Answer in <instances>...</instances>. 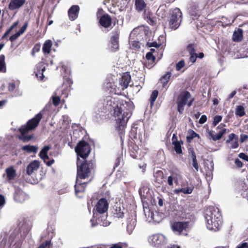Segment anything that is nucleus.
<instances>
[{"label": "nucleus", "instance_id": "09e8293b", "mask_svg": "<svg viewBox=\"0 0 248 248\" xmlns=\"http://www.w3.org/2000/svg\"><path fill=\"white\" fill-rule=\"evenodd\" d=\"M146 58L148 61H151L152 63H154L155 60V57L153 55L152 52H149L146 55Z\"/></svg>", "mask_w": 248, "mask_h": 248}, {"label": "nucleus", "instance_id": "58836bf2", "mask_svg": "<svg viewBox=\"0 0 248 248\" xmlns=\"http://www.w3.org/2000/svg\"><path fill=\"white\" fill-rule=\"evenodd\" d=\"M6 67L5 62V56L3 54L0 55V72H6Z\"/></svg>", "mask_w": 248, "mask_h": 248}, {"label": "nucleus", "instance_id": "79ce46f5", "mask_svg": "<svg viewBox=\"0 0 248 248\" xmlns=\"http://www.w3.org/2000/svg\"><path fill=\"white\" fill-rule=\"evenodd\" d=\"M196 47L197 44L196 43L189 44L186 46V50L189 54L195 53Z\"/></svg>", "mask_w": 248, "mask_h": 248}, {"label": "nucleus", "instance_id": "6e6d98bb", "mask_svg": "<svg viewBox=\"0 0 248 248\" xmlns=\"http://www.w3.org/2000/svg\"><path fill=\"white\" fill-rule=\"evenodd\" d=\"M161 46V44H158L156 42H148L147 44V46L148 47H155L158 48Z\"/></svg>", "mask_w": 248, "mask_h": 248}, {"label": "nucleus", "instance_id": "a878e982", "mask_svg": "<svg viewBox=\"0 0 248 248\" xmlns=\"http://www.w3.org/2000/svg\"><path fill=\"white\" fill-rule=\"evenodd\" d=\"M171 76V72H167L160 78L159 82L161 83L163 88H165L166 87Z\"/></svg>", "mask_w": 248, "mask_h": 248}, {"label": "nucleus", "instance_id": "7ed1b4c3", "mask_svg": "<svg viewBox=\"0 0 248 248\" xmlns=\"http://www.w3.org/2000/svg\"><path fill=\"white\" fill-rule=\"evenodd\" d=\"M77 180H82L88 178L91 175L92 170L95 167V162L92 160H81L78 157L77 161Z\"/></svg>", "mask_w": 248, "mask_h": 248}, {"label": "nucleus", "instance_id": "338daca9", "mask_svg": "<svg viewBox=\"0 0 248 248\" xmlns=\"http://www.w3.org/2000/svg\"><path fill=\"white\" fill-rule=\"evenodd\" d=\"M235 164L238 168H241L243 166V163L242 161L238 158H236L235 160Z\"/></svg>", "mask_w": 248, "mask_h": 248}, {"label": "nucleus", "instance_id": "680f3d73", "mask_svg": "<svg viewBox=\"0 0 248 248\" xmlns=\"http://www.w3.org/2000/svg\"><path fill=\"white\" fill-rule=\"evenodd\" d=\"M239 147L238 137H236V140L233 142L232 143L231 148L235 149Z\"/></svg>", "mask_w": 248, "mask_h": 248}, {"label": "nucleus", "instance_id": "473e14b6", "mask_svg": "<svg viewBox=\"0 0 248 248\" xmlns=\"http://www.w3.org/2000/svg\"><path fill=\"white\" fill-rule=\"evenodd\" d=\"M235 115L240 117H243L246 115V112L244 107L243 106H237L235 108Z\"/></svg>", "mask_w": 248, "mask_h": 248}, {"label": "nucleus", "instance_id": "0eeeda50", "mask_svg": "<svg viewBox=\"0 0 248 248\" xmlns=\"http://www.w3.org/2000/svg\"><path fill=\"white\" fill-rule=\"evenodd\" d=\"M75 151L78 156L86 159L89 155L91 147L89 143L83 140L79 141L75 148Z\"/></svg>", "mask_w": 248, "mask_h": 248}, {"label": "nucleus", "instance_id": "e433bc0d", "mask_svg": "<svg viewBox=\"0 0 248 248\" xmlns=\"http://www.w3.org/2000/svg\"><path fill=\"white\" fill-rule=\"evenodd\" d=\"M158 95V91L157 90H155L152 92L149 99L151 107H152L154 106L155 102L156 99Z\"/></svg>", "mask_w": 248, "mask_h": 248}, {"label": "nucleus", "instance_id": "864d4df0", "mask_svg": "<svg viewBox=\"0 0 248 248\" xmlns=\"http://www.w3.org/2000/svg\"><path fill=\"white\" fill-rule=\"evenodd\" d=\"M28 26V22H26L23 26L19 29V30L17 31L20 35L22 34L26 30L27 27Z\"/></svg>", "mask_w": 248, "mask_h": 248}, {"label": "nucleus", "instance_id": "aec40b11", "mask_svg": "<svg viewBox=\"0 0 248 248\" xmlns=\"http://www.w3.org/2000/svg\"><path fill=\"white\" fill-rule=\"evenodd\" d=\"M155 178V182L156 184L157 187H159L160 185H163L165 182V178L164 173L162 170H159L156 171L154 174Z\"/></svg>", "mask_w": 248, "mask_h": 248}, {"label": "nucleus", "instance_id": "bb28decb", "mask_svg": "<svg viewBox=\"0 0 248 248\" xmlns=\"http://www.w3.org/2000/svg\"><path fill=\"white\" fill-rule=\"evenodd\" d=\"M6 177L8 180H14L16 176V170L13 166H11L6 169Z\"/></svg>", "mask_w": 248, "mask_h": 248}, {"label": "nucleus", "instance_id": "4d7b16f0", "mask_svg": "<svg viewBox=\"0 0 248 248\" xmlns=\"http://www.w3.org/2000/svg\"><path fill=\"white\" fill-rule=\"evenodd\" d=\"M126 247V245L123 243H118L113 245L110 248H125Z\"/></svg>", "mask_w": 248, "mask_h": 248}, {"label": "nucleus", "instance_id": "1a4fd4ad", "mask_svg": "<svg viewBox=\"0 0 248 248\" xmlns=\"http://www.w3.org/2000/svg\"><path fill=\"white\" fill-rule=\"evenodd\" d=\"M225 126V124H220L216 128L217 130H218L217 134H214V131L209 130L207 132V137L209 139L215 141L220 140L226 133L227 129L224 128Z\"/></svg>", "mask_w": 248, "mask_h": 248}, {"label": "nucleus", "instance_id": "13d9d810", "mask_svg": "<svg viewBox=\"0 0 248 248\" xmlns=\"http://www.w3.org/2000/svg\"><path fill=\"white\" fill-rule=\"evenodd\" d=\"M51 245L50 241H46L43 242L37 248H46Z\"/></svg>", "mask_w": 248, "mask_h": 248}, {"label": "nucleus", "instance_id": "c756f323", "mask_svg": "<svg viewBox=\"0 0 248 248\" xmlns=\"http://www.w3.org/2000/svg\"><path fill=\"white\" fill-rule=\"evenodd\" d=\"M138 146L132 143V145H131L129 147V152L131 156L133 158H137L138 157Z\"/></svg>", "mask_w": 248, "mask_h": 248}, {"label": "nucleus", "instance_id": "603ef678", "mask_svg": "<svg viewBox=\"0 0 248 248\" xmlns=\"http://www.w3.org/2000/svg\"><path fill=\"white\" fill-rule=\"evenodd\" d=\"M131 46L133 48L138 50L140 47V44L139 41H134L131 43Z\"/></svg>", "mask_w": 248, "mask_h": 248}, {"label": "nucleus", "instance_id": "de8ad7c7", "mask_svg": "<svg viewBox=\"0 0 248 248\" xmlns=\"http://www.w3.org/2000/svg\"><path fill=\"white\" fill-rule=\"evenodd\" d=\"M222 117L220 115H216L214 117V120L212 123L213 126H216L222 120Z\"/></svg>", "mask_w": 248, "mask_h": 248}, {"label": "nucleus", "instance_id": "774afa93", "mask_svg": "<svg viewBox=\"0 0 248 248\" xmlns=\"http://www.w3.org/2000/svg\"><path fill=\"white\" fill-rule=\"evenodd\" d=\"M236 248H248V243L247 242L242 243L238 245Z\"/></svg>", "mask_w": 248, "mask_h": 248}, {"label": "nucleus", "instance_id": "2f4dec72", "mask_svg": "<svg viewBox=\"0 0 248 248\" xmlns=\"http://www.w3.org/2000/svg\"><path fill=\"white\" fill-rule=\"evenodd\" d=\"M52 46V42L50 40H46L43 45V51L45 54H48L50 52Z\"/></svg>", "mask_w": 248, "mask_h": 248}, {"label": "nucleus", "instance_id": "9b49d317", "mask_svg": "<svg viewBox=\"0 0 248 248\" xmlns=\"http://www.w3.org/2000/svg\"><path fill=\"white\" fill-rule=\"evenodd\" d=\"M120 31L118 28L115 29L112 32V36L110 37L111 50L115 52L119 48V37Z\"/></svg>", "mask_w": 248, "mask_h": 248}, {"label": "nucleus", "instance_id": "393cba45", "mask_svg": "<svg viewBox=\"0 0 248 248\" xmlns=\"http://www.w3.org/2000/svg\"><path fill=\"white\" fill-rule=\"evenodd\" d=\"M25 2L26 0H12L8 5V9L11 11L18 9L25 4Z\"/></svg>", "mask_w": 248, "mask_h": 248}, {"label": "nucleus", "instance_id": "ea45409f", "mask_svg": "<svg viewBox=\"0 0 248 248\" xmlns=\"http://www.w3.org/2000/svg\"><path fill=\"white\" fill-rule=\"evenodd\" d=\"M157 14L158 16L161 17L162 18L166 17L167 15V11L165 6H160L157 10Z\"/></svg>", "mask_w": 248, "mask_h": 248}, {"label": "nucleus", "instance_id": "e2e57ef3", "mask_svg": "<svg viewBox=\"0 0 248 248\" xmlns=\"http://www.w3.org/2000/svg\"><path fill=\"white\" fill-rule=\"evenodd\" d=\"M20 35V34L18 32H16L10 37L9 40L10 41L13 42L16 40Z\"/></svg>", "mask_w": 248, "mask_h": 248}, {"label": "nucleus", "instance_id": "0e129e2a", "mask_svg": "<svg viewBox=\"0 0 248 248\" xmlns=\"http://www.w3.org/2000/svg\"><path fill=\"white\" fill-rule=\"evenodd\" d=\"M248 139V136L246 134H241L240 136V141L241 143L244 142Z\"/></svg>", "mask_w": 248, "mask_h": 248}, {"label": "nucleus", "instance_id": "20e7f679", "mask_svg": "<svg viewBox=\"0 0 248 248\" xmlns=\"http://www.w3.org/2000/svg\"><path fill=\"white\" fill-rule=\"evenodd\" d=\"M206 226L210 230L218 231L222 224V217L219 210L217 208H213L210 210L209 214H207L205 217Z\"/></svg>", "mask_w": 248, "mask_h": 248}, {"label": "nucleus", "instance_id": "a18cd8bd", "mask_svg": "<svg viewBox=\"0 0 248 248\" xmlns=\"http://www.w3.org/2000/svg\"><path fill=\"white\" fill-rule=\"evenodd\" d=\"M40 48H41V45L40 43L35 44L34 45L33 48L32 49L31 55L32 56H34V55L36 53L40 51Z\"/></svg>", "mask_w": 248, "mask_h": 248}, {"label": "nucleus", "instance_id": "5fc2aeb1", "mask_svg": "<svg viewBox=\"0 0 248 248\" xmlns=\"http://www.w3.org/2000/svg\"><path fill=\"white\" fill-rule=\"evenodd\" d=\"M236 137H238V136H236L234 133H231V134H230L229 135L228 139L226 140V143H229L231 141H232L233 139H234L235 140H236Z\"/></svg>", "mask_w": 248, "mask_h": 248}, {"label": "nucleus", "instance_id": "a211bd4d", "mask_svg": "<svg viewBox=\"0 0 248 248\" xmlns=\"http://www.w3.org/2000/svg\"><path fill=\"white\" fill-rule=\"evenodd\" d=\"M151 243L155 247H158L159 245H161L165 243V239L164 236L160 234H155L153 235L151 238Z\"/></svg>", "mask_w": 248, "mask_h": 248}, {"label": "nucleus", "instance_id": "37998d69", "mask_svg": "<svg viewBox=\"0 0 248 248\" xmlns=\"http://www.w3.org/2000/svg\"><path fill=\"white\" fill-rule=\"evenodd\" d=\"M188 157H190L191 159H196V153L194 151V149L193 147H190L188 148Z\"/></svg>", "mask_w": 248, "mask_h": 248}, {"label": "nucleus", "instance_id": "412c9836", "mask_svg": "<svg viewBox=\"0 0 248 248\" xmlns=\"http://www.w3.org/2000/svg\"><path fill=\"white\" fill-rule=\"evenodd\" d=\"M46 68L44 63H38L35 67L34 73L36 77L40 80H42L44 78L43 73L45 71Z\"/></svg>", "mask_w": 248, "mask_h": 248}, {"label": "nucleus", "instance_id": "3c124183", "mask_svg": "<svg viewBox=\"0 0 248 248\" xmlns=\"http://www.w3.org/2000/svg\"><path fill=\"white\" fill-rule=\"evenodd\" d=\"M60 97L58 96H54L52 97L53 104L56 107L60 104Z\"/></svg>", "mask_w": 248, "mask_h": 248}, {"label": "nucleus", "instance_id": "f03ea898", "mask_svg": "<svg viewBox=\"0 0 248 248\" xmlns=\"http://www.w3.org/2000/svg\"><path fill=\"white\" fill-rule=\"evenodd\" d=\"M42 117L43 114L40 112L29 120L26 125L22 126L19 129L21 135L18 136V139L23 142L29 141L32 140L33 138V136L27 135V133L34 129L38 126Z\"/></svg>", "mask_w": 248, "mask_h": 248}, {"label": "nucleus", "instance_id": "c03bdc74", "mask_svg": "<svg viewBox=\"0 0 248 248\" xmlns=\"http://www.w3.org/2000/svg\"><path fill=\"white\" fill-rule=\"evenodd\" d=\"M63 84H66L70 87L71 85L73 84V81L72 80L71 77H70V76H64L63 77Z\"/></svg>", "mask_w": 248, "mask_h": 248}, {"label": "nucleus", "instance_id": "6e6552de", "mask_svg": "<svg viewBox=\"0 0 248 248\" xmlns=\"http://www.w3.org/2000/svg\"><path fill=\"white\" fill-rule=\"evenodd\" d=\"M22 242L15 241V235L11 234L4 237L0 243V248H21Z\"/></svg>", "mask_w": 248, "mask_h": 248}, {"label": "nucleus", "instance_id": "39448f33", "mask_svg": "<svg viewBox=\"0 0 248 248\" xmlns=\"http://www.w3.org/2000/svg\"><path fill=\"white\" fill-rule=\"evenodd\" d=\"M194 101V98H191V95L188 91L182 92L177 99V111L180 114L183 113L186 105L190 107Z\"/></svg>", "mask_w": 248, "mask_h": 248}, {"label": "nucleus", "instance_id": "4c0bfd02", "mask_svg": "<svg viewBox=\"0 0 248 248\" xmlns=\"http://www.w3.org/2000/svg\"><path fill=\"white\" fill-rule=\"evenodd\" d=\"M106 87L110 93H114L115 94L119 93L118 91L117 90L116 86L115 85L114 83H107Z\"/></svg>", "mask_w": 248, "mask_h": 248}, {"label": "nucleus", "instance_id": "f3484780", "mask_svg": "<svg viewBox=\"0 0 248 248\" xmlns=\"http://www.w3.org/2000/svg\"><path fill=\"white\" fill-rule=\"evenodd\" d=\"M99 23L100 26L108 28L111 25L112 19L110 15L105 14L99 17Z\"/></svg>", "mask_w": 248, "mask_h": 248}, {"label": "nucleus", "instance_id": "4be33fe9", "mask_svg": "<svg viewBox=\"0 0 248 248\" xmlns=\"http://www.w3.org/2000/svg\"><path fill=\"white\" fill-rule=\"evenodd\" d=\"M172 144L174 145V149L177 154H182L183 153L182 149V145L183 141L182 140H177V136L175 134H173L172 138Z\"/></svg>", "mask_w": 248, "mask_h": 248}, {"label": "nucleus", "instance_id": "cd10ccee", "mask_svg": "<svg viewBox=\"0 0 248 248\" xmlns=\"http://www.w3.org/2000/svg\"><path fill=\"white\" fill-rule=\"evenodd\" d=\"M145 19L151 25L154 26L156 24V18L154 16L153 14L151 12H145Z\"/></svg>", "mask_w": 248, "mask_h": 248}, {"label": "nucleus", "instance_id": "72a5a7b5", "mask_svg": "<svg viewBox=\"0 0 248 248\" xmlns=\"http://www.w3.org/2000/svg\"><path fill=\"white\" fill-rule=\"evenodd\" d=\"M37 147L33 146V145H27L23 146L22 147V149L23 151H26L27 152L30 153H36L37 151Z\"/></svg>", "mask_w": 248, "mask_h": 248}, {"label": "nucleus", "instance_id": "423d86ee", "mask_svg": "<svg viewBox=\"0 0 248 248\" xmlns=\"http://www.w3.org/2000/svg\"><path fill=\"white\" fill-rule=\"evenodd\" d=\"M182 19V13L178 8L173 9L170 14L168 19L169 25L170 29L176 30L179 28Z\"/></svg>", "mask_w": 248, "mask_h": 248}, {"label": "nucleus", "instance_id": "c85d7f7f", "mask_svg": "<svg viewBox=\"0 0 248 248\" xmlns=\"http://www.w3.org/2000/svg\"><path fill=\"white\" fill-rule=\"evenodd\" d=\"M135 5L136 10L139 12L144 10L147 6V4L144 0H135Z\"/></svg>", "mask_w": 248, "mask_h": 248}, {"label": "nucleus", "instance_id": "f8f14e48", "mask_svg": "<svg viewBox=\"0 0 248 248\" xmlns=\"http://www.w3.org/2000/svg\"><path fill=\"white\" fill-rule=\"evenodd\" d=\"M82 180H77L76 178V184L75 185V194L77 197L81 198L83 197L86 190L87 184L92 180L91 179L87 182H82Z\"/></svg>", "mask_w": 248, "mask_h": 248}, {"label": "nucleus", "instance_id": "49530a36", "mask_svg": "<svg viewBox=\"0 0 248 248\" xmlns=\"http://www.w3.org/2000/svg\"><path fill=\"white\" fill-rule=\"evenodd\" d=\"M194 186L193 185H191L189 186H187L186 187H184L183 188V193L185 194H189L192 193L193 189H194Z\"/></svg>", "mask_w": 248, "mask_h": 248}, {"label": "nucleus", "instance_id": "b1692460", "mask_svg": "<svg viewBox=\"0 0 248 248\" xmlns=\"http://www.w3.org/2000/svg\"><path fill=\"white\" fill-rule=\"evenodd\" d=\"M40 166V162L37 160L31 161L27 167L26 173L28 175L32 174L34 171L37 170Z\"/></svg>", "mask_w": 248, "mask_h": 248}, {"label": "nucleus", "instance_id": "f257e3e1", "mask_svg": "<svg viewBox=\"0 0 248 248\" xmlns=\"http://www.w3.org/2000/svg\"><path fill=\"white\" fill-rule=\"evenodd\" d=\"M114 111L117 124V129L118 130H122L120 133V137L122 144H123L124 142L123 130L132 115V108L129 104H123L117 105L114 108Z\"/></svg>", "mask_w": 248, "mask_h": 248}, {"label": "nucleus", "instance_id": "dca6fc26", "mask_svg": "<svg viewBox=\"0 0 248 248\" xmlns=\"http://www.w3.org/2000/svg\"><path fill=\"white\" fill-rule=\"evenodd\" d=\"M131 78L130 73L126 72L124 73L122 77L120 78L119 84L123 90L126 89L131 81Z\"/></svg>", "mask_w": 248, "mask_h": 248}, {"label": "nucleus", "instance_id": "8fccbe9b", "mask_svg": "<svg viewBox=\"0 0 248 248\" xmlns=\"http://www.w3.org/2000/svg\"><path fill=\"white\" fill-rule=\"evenodd\" d=\"M185 66V62L184 60L179 61L176 64V69L177 71H180Z\"/></svg>", "mask_w": 248, "mask_h": 248}, {"label": "nucleus", "instance_id": "4468645a", "mask_svg": "<svg viewBox=\"0 0 248 248\" xmlns=\"http://www.w3.org/2000/svg\"><path fill=\"white\" fill-rule=\"evenodd\" d=\"M188 226L187 222L175 221L171 225L172 231L177 234H181L182 232L185 230Z\"/></svg>", "mask_w": 248, "mask_h": 248}, {"label": "nucleus", "instance_id": "5701e85b", "mask_svg": "<svg viewBox=\"0 0 248 248\" xmlns=\"http://www.w3.org/2000/svg\"><path fill=\"white\" fill-rule=\"evenodd\" d=\"M79 11V7L78 5H74L72 6L68 11L69 19L73 21L77 18Z\"/></svg>", "mask_w": 248, "mask_h": 248}, {"label": "nucleus", "instance_id": "ddd939ff", "mask_svg": "<svg viewBox=\"0 0 248 248\" xmlns=\"http://www.w3.org/2000/svg\"><path fill=\"white\" fill-rule=\"evenodd\" d=\"M204 8L203 5H200L199 3H193L189 8V13L190 15L193 18H197L202 12V11Z\"/></svg>", "mask_w": 248, "mask_h": 248}, {"label": "nucleus", "instance_id": "f704fd0d", "mask_svg": "<svg viewBox=\"0 0 248 248\" xmlns=\"http://www.w3.org/2000/svg\"><path fill=\"white\" fill-rule=\"evenodd\" d=\"M136 224V220L135 219L133 218H128L127 219V230L128 231L132 232L134 229Z\"/></svg>", "mask_w": 248, "mask_h": 248}, {"label": "nucleus", "instance_id": "c9c22d12", "mask_svg": "<svg viewBox=\"0 0 248 248\" xmlns=\"http://www.w3.org/2000/svg\"><path fill=\"white\" fill-rule=\"evenodd\" d=\"M243 38L242 31L241 29H238V31H235L233 34V40L234 41L239 42L242 40Z\"/></svg>", "mask_w": 248, "mask_h": 248}, {"label": "nucleus", "instance_id": "6ab92c4d", "mask_svg": "<svg viewBox=\"0 0 248 248\" xmlns=\"http://www.w3.org/2000/svg\"><path fill=\"white\" fill-rule=\"evenodd\" d=\"M126 211L123 206H121L120 203H117L113 207L112 213L115 217L123 218Z\"/></svg>", "mask_w": 248, "mask_h": 248}, {"label": "nucleus", "instance_id": "a19ab883", "mask_svg": "<svg viewBox=\"0 0 248 248\" xmlns=\"http://www.w3.org/2000/svg\"><path fill=\"white\" fill-rule=\"evenodd\" d=\"M196 137L200 138L199 135L196 133L194 131L191 130L189 135L186 137V140L188 142H190L193 138Z\"/></svg>", "mask_w": 248, "mask_h": 248}, {"label": "nucleus", "instance_id": "7c9ffc66", "mask_svg": "<svg viewBox=\"0 0 248 248\" xmlns=\"http://www.w3.org/2000/svg\"><path fill=\"white\" fill-rule=\"evenodd\" d=\"M49 149L50 147L49 146H45L42 149L39 153V156L43 159L45 162H46V159H49L47 152Z\"/></svg>", "mask_w": 248, "mask_h": 248}, {"label": "nucleus", "instance_id": "bf43d9fd", "mask_svg": "<svg viewBox=\"0 0 248 248\" xmlns=\"http://www.w3.org/2000/svg\"><path fill=\"white\" fill-rule=\"evenodd\" d=\"M192 161L193 167L195 169V171H198L199 170V166L197 158L195 159H192Z\"/></svg>", "mask_w": 248, "mask_h": 248}, {"label": "nucleus", "instance_id": "9d476101", "mask_svg": "<svg viewBox=\"0 0 248 248\" xmlns=\"http://www.w3.org/2000/svg\"><path fill=\"white\" fill-rule=\"evenodd\" d=\"M108 203L104 198H101L97 202L95 208L93 210V216L97 215V214H103L108 211Z\"/></svg>", "mask_w": 248, "mask_h": 248}, {"label": "nucleus", "instance_id": "052dcab7", "mask_svg": "<svg viewBox=\"0 0 248 248\" xmlns=\"http://www.w3.org/2000/svg\"><path fill=\"white\" fill-rule=\"evenodd\" d=\"M190 54V57H189V61L192 62V63H194L196 62L197 58V54L192 53V54Z\"/></svg>", "mask_w": 248, "mask_h": 248}, {"label": "nucleus", "instance_id": "69168bd1", "mask_svg": "<svg viewBox=\"0 0 248 248\" xmlns=\"http://www.w3.org/2000/svg\"><path fill=\"white\" fill-rule=\"evenodd\" d=\"M207 121V117L205 115H203L201 116L199 120V123L201 124H203L205 123Z\"/></svg>", "mask_w": 248, "mask_h": 248}, {"label": "nucleus", "instance_id": "2eb2a0df", "mask_svg": "<svg viewBox=\"0 0 248 248\" xmlns=\"http://www.w3.org/2000/svg\"><path fill=\"white\" fill-rule=\"evenodd\" d=\"M14 199L16 202L22 203L28 199V196L21 188L16 187L14 193Z\"/></svg>", "mask_w": 248, "mask_h": 248}]
</instances>
